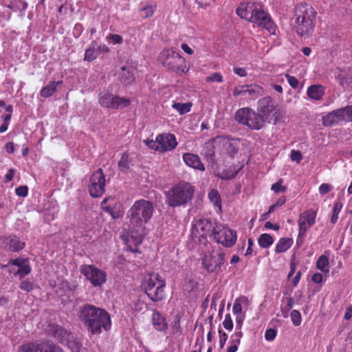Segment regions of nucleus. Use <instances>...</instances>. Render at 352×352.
I'll use <instances>...</instances> for the list:
<instances>
[{
	"instance_id": "obj_2",
	"label": "nucleus",
	"mask_w": 352,
	"mask_h": 352,
	"mask_svg": "<svg viewBox=\"0 0 352 352\" xmlns=\"http://www.w3.org/2000/svg\"><path fill=\"white\" fill-rule=\"evenodd\" d=\"M292 23L298 35L308 37L314 31L316 12L306 3L298 5L294 11Z\"/></svg>"
},
{
	"instance_id": "obj_36",
	"label": "nucleus",
	"mask_w": 352,
	"mask_h": 352,
	"mask_svg": "<svg viewBox=\"0 0 352 352\" xmlns=\"http://www.w3.org/2000/svg\"><path fill=\"white\" fill-rule=\"evenodd\" d=\"M208 198L210 201L214 204V206L218 208L219 212L221 211V200L219 192L212 189L208 193Z\"/></svg>"
},
{
	"instance_id": "obj_49",
	"label": "nucleus",
	"mask_w": 352,
	"mask_h": 352,
	"mask_svg": "<svg viewBox=\"0 0 352 352\" xmlns=\"http://www.w3.org/2000/svg\"><path fill=\"white\" fill-rule=\"evenodd\" d=\"M154 10H155V7H153L152 6L144 7L141 10L142 16L144 18H148L149 16H151L154 13Z\"/></svg>"
},
{
	"instance_id": "obj_30",
	"label": "nucleus",
	"mask_w": 352,
	"mask_h": 352,
	"mask_svg": "<svg viewBox=\"0 0 352 352\" xmlns=\"http://www.w3.org/2000/svg\"><path fill=\"white\" fill-rule=\"evenodd\" d=\"M61 83L62 81H53L50 82L41 90V96L45 98L51 96L56 91L57 86Z\"/></svg>"
},
{
	"instance_id": "obj_50",
	"label": "nucleus",
	"mask_w": 352,
	"mask_h": 352,
	"mask_svg": "<svg viewBox=\"0 0 352 352\" xmlns=\"http://www.w3.org/2000/svg\"><path fill=\"white\" fill-rule=\"evenodd\" d=\"M223 325L227 330H232L233 327V323L230 315L226 314L225 319L223 322Z\"/></svg>"
},
{
	"instance_id": "obj_41",
	"label": "nucleus",
	"mask_w": 352,
	"mask_h": 352,
	"mask_svg": "<svg viewBox=\"0 0 352 352\" xmlns=\"http://www.w3.org/2000/svg\"><path fill=\"white\" fill-rule=\"evenodd\" d=\"M173 107L176 109L179 114L182 115L190 111L191 104L190 103L175 102Z\"/></svg>"
},
{
	"instance_id": "obj_34",
	"label": "nucleus",
	"mask_w": 352,
	"mask_h": 352,
	"mask_svg": "<svg viewBox=\"0 0 352 352\" xmlns=\"http://www.w3.org/2000/svg\"><path fill=\"white\" fill-rule=\"evenodd\" d=\"M203 153L208 161L210 162H214L215 151L214 146L212 142H206L204 144Z\"/></svg>"
},
{
	"instance_id": "obj_16",
	"label": "nucleus",
	"mask_w": 352,
	"mask_h": 352,
	"mask_svg": "<svg viewBox=\"0 0 352 352\" xmlns=\"http://www.w3.org/2000/svg\"><path fill=\"white\" fill-rule=\"evenodd\" d=\"M5 267H10L9 271L13 272L14 276H19L20 278H24L31 272L28 260L21 258L10 260Z\"/></svg>"
},
{
	"instance_id": "obj_28",
	"label": "nucleus",
	"mask_w": 352,
	"mask_h": 352,
	"mask_svg": "<svg viewBox=\"0 0 352 352\" xmlns=\"http://www.w3.org/2000/svg\"><path fill=\"white\" fill-rule=\"evenodd\" d=\"M216 140H219V142L223 144L230 155H233L237 153L238 148L229 138L226 137H217Z\"/></svg>"
},
{
	"instance_id": "obj_11",
	"label": "nucleus",
	"mask_w": 352,
	"mask_h": 352,
	"mask_svg": "<svg viewBox=\"0 0 352 352\" xmlns=\"http://www.w3.org/2000/svg\"><path fill=\"white\" fill-rule=\"evenodd\" d=\"M160 60L168 69L184 72L181 65L184 59L177 52L172 50H164L160 54Z\"/></svg>"
},
{
	"instance_id": "obj_5",
	"label": "nucleus",
	"mask_w": 352,
	"mask_h": 352,
	"mask_svg": "<svg viewBox=\"0 0 352 352\" xmlns=\"http://www.w3.org/2000/svg\"><path fill=\"white\" fill-rule=\"evenodd\" d=\"M235 120L252 130H259L265 126V119L258 112L249 107L238 109L234 115Z\"/></svg>"
},
{
	"instance_id": "obj_59",
	"label": "nucleus",
	"mask_w": 352,
	"mask_h": 352,
	"mask_svg": "<svg viewBox=\"0 0 352 352\" xmlns=\"http://www.w3.org/2000/svg\"><path fill=\"white\" fill-rule=\"evenodd\" d=\"M219 332L220 333V340H219L220 347L222 349V348H223V346L226 342V340L228 339V336L226 333H221V331H219Z\"/></svg>"
},
{
	"instance_id": "obj_56",
	"label": "nucleus",
	"mask_w": 352,
	"mask_h": 352,
	"mask_svg": "<svg viewBox=\"0 0 352 352\" xmlns=\"http://www.w3.org/2000/svg\"><path fill=\"white\" fill-rule=\"evenodd\" d=\"M285 77L289 84V85L294 88V89H296L298 87V79L294 77V76H292L289 74H286L285 75Z\"/></svg>"
},
{
	"instance_id": "obj_47",
	"label": "nucleus",
	"mask_w": 352,
	"mask_h": 352,
	"mask_svg": "<svg viewBox=\"0 0 352 352\" xmlns=\"http://www.w3.org/2000/svg\"><path fill=\"white\" fill-rule=\"evenodd\" d=\"M206 82H221L223 81V77L220 73L216 72V73H214L211 76H207L206 78Z\"/></svg>"
},
{
	"instance_id": "obj_25",
	"label": "nucleus",
	"mask_w": 352,
	"mask_h": 352,
	"mask_svg": "<svg viewBox=\"0 0 352 352\" xmlns=\"http://www.w3.org/2000/svg\"><path fill=\"white\" fill-rule=\"evenodd\" d=\"M307 94L312 100H320L324 94V88L320 85H311L307 89Z\"/></svg>"
},
{
	"instance_id": "obj_62",
	"label": "nucleus",
	"mask_w": 352,
	"mask_h": 352,
	"mask_svg": "<svg viewBox=\"0 0 352 352\" xmlns=\"http://www.w3.org/2000/svg\"><path fill=\"white\" fill-rule=\"evenodd\" d=\"M323 276L320 273H315L312 276V280L315 283H320L322 281Z\"/></svg>"
},
{
	"instance_id": "obj_54",
	"label": "nucleus",
	"mask_w": 352,
	"mask_h": 352,
	"mask_svg": "<svg viewBox=\"0 0 352 352\" xmlns=\"http://www.w3.org/2000/svg\"><path fill=\"white\" fill-rule=\"evenodd\" d=\"M20 288L24 291L30 292L34 289V285L30 281L23 280L20 285Z\"/></svg>"
},
{
	"instance_id": "obj_58",
	"label": "nucleus",
	"mask_w": 352,
	"mask_h": 352,
	"mask_svg": "<svg viewBox=\"0 0 352 352\" xmlns=\"http://www.w3.org/2000/svg\"><path fill=\"white\" fill-rule=\"evenodd\" d=\"M331 189V186L328 184H322L319 187V192L321 195L329 192Z\"/></svg>"
},
{
	"instance_id": "obj_3",
	"label": "nucleus",
	"mask_w": 352,
	"mask_h": 352,
	"mask_svg": "<svg viewBox=\"0 0 352 352\" xmlns=\"http://www.w3.org/2000/svg\"><path fill=\"white\" fill-rule=\"evenodd\" d=\"M154 211L153 204L144 199L136 201L128 212L130 225L133 229L140 228L142 223H146Z\"/></svg>"
},
{
	"instance_id": "obj_53",
	"label": "nucleus",
	"mask_w": 352,
	"mask_h": 352,
	"mask_svg": "<svg viewBox=\"0 0 352 352\" xmlns=\"http://www.w3.org/2000/svg\"><path fill=\"white\" fill-rule=\"evenodd\" d=\"M276 336V331L274 329H268L265 333V338L267 341L274 340Z\"/></svg>"
},
{
	"instance_id": "obj_22",
	"label": "nucleus",
	"mask_w": 352,
	"mask_h": 352,
	"mask_svg": "<svg viewBox=\"0 0 352 352\" xmlns=\"http://www.w3.org/2000/svg\"><path fill=\"white\" fill-rule=\"evenodd\" d=\"M183 160L188 166L192 167L195 169H198L200 170H205L204 164L201 162L199 157L197 155L192 153H185L183 155Z\"/></svg>"
},
{
	"instance_id": "obj_29",
	"label": "nucleus",
	"mask_w": 352,
	"mask_h": 352,
	"mask_svg": "<svg viewBox=\"0 0 352 352\" xmlns=\"http://www.w3.org/2000/svg\"><path fill=\"white\" fill-rule=\"evenodd\" d=\"M24 246L25 243L16 237L8 239L6 244V250L11 252H18L22 250Z\"/></svg>"
},
{
	"instance_id": "obj_52",
	"label": "nucleus",
	"mask_w": 352,
	"mask_h": 352,
	"mask_svg": "<svg viewBox=\"0 0 352 352\" xmlns=\"http://www.w3.org/2000/svg\"><path fill=\"white\" fill-rule=\"evenodd\" d=\"M28 188L27 186H21L16 188L15 192L19 197H25L28 195Z\"/></svg>"
},
{
	"instance_id": "obj_4",
	"label": "nucleus",
	"mask_w": 352,
	"mask_h": 352,
	"mask_svg": "<svg viewBox=\"0 0 352 352\" xmlns=\"http://www.w3.org/2000/svg\"><path fill=\"white\" fill-rule=\"evenodd\" d=\"M194 194L193 187L188 183H179L166 193V202L169 206L184 205L191 200Z\"/></svg>"
},
{
	"instance_id": "obj_8",
	"label": "nucleus",
	"mask_w": 352,
	"mask_h": 352,
	"mask_svg": "<svg viewBox=\"0 0 352 352\" xmlns=\"http://www.w3.org/2000/svg\"><path fill=\"white\" fill-rule=\"evenodd\" d=\"M225 254L220 248L212 249L206 253L202 259L205 269L210 273H218L221 271V266L224 263Z\"/></svg>"
},
{
	"instance_id": "obj_24",
	"label": "nucleus",
	"mask_w": 352,
	"mask_h": 352,
	"mask_svg": "<svg viewBox=\"0 0 352 352\" xmlns=\"http://www.w3.org/2000/svg\"><path fill=\"white\" fill-rule=\"evenodd\" d=\"M51 330L52 331L53 336L62 344H65L67 338L72 335L67 330L58 325L52 326Z\"/></svg>"
},
{
	"instance_id": "obj_44",
	"label": "nucleus",
	"mask_w": 352,
	"mask_h": 352,
	"mask_svg": "<svg viewBox=\"0 0 352 352\" xmlns=\"http://www.w3.org/2000/svg\"><path fill=\"white\" fill-rule=\"evenodd\" d=\"M286 305L281 307V311L283 313L284 317H287L288 311L293 307L294 299L292 297L286 298L285 299Z\"/></svg>"
},
{
	"instance_id": "obj_13",
	"label": "nucleus",
	"mask_w": 352,
	"mask_h": 352,
	"mask_svg": "<svg viewBox=\"0 0 352 352\" xmlns=\"http://www.w3.org/2000/svg\"><path fill=\"white\" fill-rule=\"evenodd\" d=\"M105 176L101 168L94 172L89 180L88 190L92 197H99L104 192Z\"/></svg>"
},
{
	"instance_id": "obj_14",
	"label": "nucleus",
	"mask_w": 352,
	"mask_h": 352,
	"mask_svg": "<svg viewBox=\"0 0 352 352\" xmlns=\"http://www.w3.org/2000/svg\"><path fill=\"white\" fill-rule=\"evenodd\" d=\"M17 352H63L58 346L50 342H30L20 346Z\"/></svg>"
},
{
	"instance_id": "obj_9",
	"label": "nucleus",
	"mask_w": 352,
	"mask_h": 352,
	"mask_svg": "<svg viewBox=\"0 0 352 352\" xmlns=\"http://www.w3.org/2000/svg\"><path fill=\"white\" fill-rule=\"evenodd\" d=\"M212 238L226 247H232L236 241V233L230 228L215 223Z\"/></svg>"
},
{
	"instance_id": "obj_61",
	"label": "nucleus",
	"mask_w": 352,
	"mask_h": 352,
	"mask_svg": "<svg viewBox=\"0 0 352 352\" xmlns=\"http://www.w3.org/2000/svg\"><path fill=\"white\" fill-rule=\"evenodd\" d=\"M234 72L239 76L243 77L247 76V72L244 68L242 67H234Z\"/></svg>"
},
{
	"instance_id": "obj_46",
	"label": "nucleus",
	"mask_w": 352,
	"mask_h": 352,
	"mask_svg": "<svg viewBox=\"0 0 352 352\" xmlns=\"http://www.w3.org/2000/svg\"><path fill=\"white\" fill-rule=\"evenodd\" d=\"M239 170H234L232 171H228L224 170L222 171L221 174V177L223 179H230L236 177L238 173Z\"/></svg>"
},
{
	"instance_id": "obj_60",
	"label": "nucleus",
	"mask_w": 352,
	"mask_h": 352,
	"mask_svg": "<svg viewBox=\"0 0 352 352\" xmlns=\"http://www.w3.org/2000/svg\"><path fill=\"white\" fill-rule=\"evenodd\" d=\"M15 170L13 168H10L8 173L5 176V182H9L13 179Z\"/></svg>"
},
{
	"instance_id": "obj_20",
	"label": "nucleus",
	"mask_w": 352,
	"mask_h": 352,
	"mask_svg": "<svg viewBox=\"0 0 352 352\" xmlns=\"http://www.w3.org/2000/svg\"><path fill=\"white\" fill-rule=\"evenodd\" d=\"M166 285L165 280H160L156 283V285L146 294L148 297L153 302L162 300L164 298V288Z\"/></svg>"
},
{
	"instance_id": "obj_35",
	"label": "nucleus",
	"mask_w": 352,
	"mask_h": 352,
	"mask_svg": "<svg viewBox=\"0 0 352 352\" xmlns=\"http://www.w3.org/2000/svg\"><path fill=\"white\" fill-rule=\"evenodd\" d=\"M341 121L352 122V106H347L338 109Z\"/></svg>"
},
{
	"instance_id": "obj_1",
	"label": "nucleus",
	"mask_w": 352,
	"mask_h": 352,
	"mask_svg": "<svg viewBox=\"0 0 352 352\" xmlns=\"http://www.w3.org/2000/svg\"><path fill=\"white\" fill-rule=\"evenodd\" d=\"M79 318L91 334H100L102 329L108 331L111 328L109 313L92 305H85L80 308Z\"/></svg>"
},
{
	"instance_id": "obj_10",
	"label": "nucleus",
	"mask_w": 352,
	"mask_h": 352,
	"mask_svg": "<svg viewBox=\"0 0 352 352\" xmlns=\"http://www.w3.org/2000/svg\"><path fill=\"white\" fill-rule=\"evenodd\" d=\"M98 102L102 107L113 109H123L131 104L130 99L121 98L109 92L101 93Z\"/></svg>"
},
{
	"instance_id": "obj_19",
	"label": "nucleus",
	"mask_w": 352,
	"mask_h": 352,
	"mask_svg": "<svg viewBox=\"0 0 352 352\" xmlns=\"http://www.w3.org/2000/svg\"><path fill=\"white\" fill-rule=\"evenodd\" d=\"M276 110V107L274 104V102L272 100V99L269 97H265L263 98H261L258 101V113L264 117H266V118L270 116L271 113H273L274 111Z\"/></svg>"
},
{
	"instance_id": "obj_43",
	"label": "nucleus",
	"mask_w": 352,
	"mask_h": 352,
	"mask_svg": "<svg viewBox=\"0 0 352 352\" xmlns=\"http://www.w3.org/2000/svg\"><path fill=\"white\" fill-rule=\"evenodd\" d=\"M342 208V204L341 202L338 201V202L335 203L333 208V213H332V215L331 217V222L332 223L334 224L337 221L338 217V214H339L340 211L341 210Z\"/></svg>"
},
{
	"instance_id": "obj_26",
	"label": "nucleus",
	"mask_w": 352,
	"mask_h": 352,
	"mask_svg": "<svg viewBox=\"0 0 352 352\" xmlns=\"http://www.w3.org/2000/svg\"><path fill=\"white\" fill-rule=\"evenodd\" d=\"M152 321L155 329L164 331L167 329L168 325L165 318L156 310L153 311Z\"/></svg>"
},
{
	"instance_id": "obj_48",
	"label": "nucleus",
	"mask_w": 352,
	"mask_h": 352,
	"mask_svg": "<svg viewBox=\"0 0 352 352\" xmlns=\"http://www.w3.org/2000/svg\"><path fill=\"white\" fill-rule=\"evenodd\" d=\"M282 182L283 180L279 179L278 182L272 184L271 189L276 193L279 192H285L286 187L282 186Z\"/></svg>"
},
{
	"instance_id": "obj_17",
	"label": "nucleus",
	"mask_w": 352,
	"mask_h": 352,
	"mask_svg": "<svg viewBox=\"0 0 352 352\" xmlns=\"http://www.w3.org/2000/svg\"><path fill=\"white\" fill-rule=\"evenodd\" d=\"M316 217V212L313 210H309L300 214L298 219L299 232L297 239L298 243L300 238L302 239L307 230L315 223Z\"/></svg>"
},
{
	"instance_id": "obj_57",
	"label": "nucleus",
	"mask_w": 352,
	"mask_h": 352,
	"mask_svg": "<svg viewBox=\"0 0 352 352\" xmlns=\"http://www.w3.org/2000/svg\"><path fill=\"white\" fill-rule=\"evenodd\" d=\"M291 159L292 161L299 163L302 160V155L299 151L292 150L291 152Z\"/></svg>"
},
{
	"instance_id": "obj_31",
	"label": "nucleus",
	"mask_w": 352,
	"mask_h": 352,
	"mask_svg": "<svg viewBox=\"0 0 352 352\" xmlns=\"http://www.w3.org/2000/svg\"><path fill=\"white\" fill-rule=\"evenodd\" d=\"M293 240L289 238H281L277 243L275 248L276 253L284 252L292 245Z\"/></svg>"
},
{
	"instance_id": "obj_45",
	"label": "nucleus",
	"mask_w": 352,
	"mask_h": 352,
	"mask_svg": "<svg viewBox=\"0 0 352 352\" xmlns=\"http://www.w3.org/2000/svg\"><path fill=\"white\" fill-rule=\"evenodd\" d=\"M291 319L295 326H298L301 323V315L297 310H293L291 312Z\"/></svg>"
},
{
	"instance_id": "obj_39",
	"label": "nucleus",
	"mask_w": 352,
	"mask_h": 352,
	"mask_svg": "<svg viewBox=\"0 0 352 352\" xmlns=\"http://www.w3.org/2000/svg\"><path fill=\"white\" fill-rule=\"evenodd\" d=\"M119 169L125 173L129 169L130 160L129 159V155L126 153H124L121 157L120 160L118 162Z\"/></svg>"
},
{
	"instance_id": "obj_15",
	"label": "nucleus",
	"mask_w": 352,
	"mask_h": 352,
	"mask_svg": "<svg viewBox=\"0 0 352 352\" xmlns=\"http://www.w3.org/2000/svg\"><path fill=\"white\" fill-rule=\"evenodd\" d=\"M214 226L215 223L207 219H198L192 225V234L196 237H206L208 235L212 237Z\"/></svg>"
},
{
	"instance_id": "obj_42",
	"label": "nucleus",
	"mask_w": 352,
	"mask_h": 352,
	"mask_svg": "<svg viewBox=\"0 0 352 352\" xmlns=\"http://www.w3.org/2000/svg\"><path fill=\"white\" fill-rule=\"evenodd\" d=\"M103 210L105 212L109 213L111 216V217L114 219H118L120 217H122L124 214L123 211L118 209H114L110 206H102Z\"/></svg>"
},
{
	"instance_id": "obj_38",
	"label": "nucleus",
	"mask_w": 352,
	"mask_h": 352,
	"mask_svg": "<svg viewBox=\"0 0 352 352\" xmlns=\"http://www.w3.org/2000/svg\"><path fill=\"white\" fill-rule=\"evenodd\" d=\"M251 4H241V6L236 9V14L242 19H248L249 14H251Z\"/></svg>"
},
{
	"instance_id": "obj_21",
	"label": "nucleus",
	"mask_w": 352,
	"mask_h": 352,
	"mask_svg": "<svg viewBox=\"0 0 352 352\" xmlns=\"http://www.w3.org/2000/svg\"><path fill=\"white\" fill-rule=\"evenodd\" d=\"M134 70L129 67L122 66L118 73L120 81L124 85L131 84L134 80Z\"/></svg>"
},
{
	"instance_id": "obj_12",
	"label": "nucleus",
	"mask_w": 352,
	"mask_h": 352,
	"mask_svg": "<svg viewBox=\"0 0 352 352\" xmlns=\"http://www.w3.org/2000/svg\"><path fill=\"white\" fill-rule=\"evenodd\" d=\"M80 271L94 287H100L106 282V273L93 265H82Z\"/></svg>"
},
{
	"instance_id": "obj_51",
	"label": "nucleus",
	"mask_w": 352,
	"mask_h": 352,
	"mask_svg": "<svg viewBox=\"0 0 352 352\" xmlns=\"http://www.w3.org/2000/svg\"><path fill=\"white\" fill-rule=\"evenodd\" d=\"M243 336L241 331H236L232 336V345H236L238 347V345L241 342V338Z\"/></svg>"
},
{
	"instance_id": "obj_55",
	"label": "nucleus",
	"mask_w": 352,
	"mask_h": 352,
	"mask_svg": "<svg viewBox=\"0 0 352 352\" xmlns=\"http://www.w3.org/2000/svg\"><path fill=\"white\" fill-rule=\"evenodd\" d=\"M108 40H110L112 41L113 44H119L121 43L123 41L122 36L119 34H110L107 38Z\"/></svg>"
},
{
	"instance_id": "obj_37",
	"label": "nucleus",
	"mask_w": 352,
	"mask_h": 352,
	"mask_svg": "<svg viewBox=\"0 0 352 352\" xmlns=\"http://www.w3.org/2000/svg\"><path fill=\"white\" fill-rule=\"evenodd\" d=\"M274 242V239L269 234H262L258 239V245L263 248H269Z\"/></svg>"
},
{
	"instance_id": "obj_18",
	"label": "nucleus",
	"mask_w": 352,
	"mask_h": 352,
	"mask_svg": "<svg viewBox=\"0 0 352 352\" xmlns=\"http://www.w3.org/2000/svg\"><path fill=\"white\" fill-rule=\"evenodd\" d=\"M263 90L257 85H242L236 87L233 91L234 96H249L252 98H256L263 94Z\"/></svg>"
},
{
	"instance_id": "obj_7",
	"label": "nucleus",
	"mask_w": 352,
	"mask_h": 352,
	"mask_svg": "<svg viewBox=\"0 0 352 352\" xmlns=\"http://www.w3.org/2000/svg\"><path fill=\"white\" fill-rule=\"evenodd\" d=\"M144 142L149 148L161 153L171 151L177 145L175 135L171 133L160 134L155 140L147 139Z\"/></svg>"
},
{
	"instance_id": "obj_27",
	"label": "nucleus",
	"mask_w": 352,
	"mask_h": 352,
	"mask_svg": "<svg viewBox=\"0 0 352 352\" xmlns=\"http://www.w3.org/2000/svg\"><path fill=\"white\" fill-rule=\"evenodd\" d=\"M337 112L338 109L329 113L325 116H323V124L326 126H331L340 122V115Z\"/></svg>"
},
{
	"instance_id": "obj_33",
	"label": "nucleus",
	"mask_w": 352,
	"mask_h": 352,
	"mask_svg": "<svg viewBox=\"0 0 352 352\" xmlns=\"http://www.w3.org/2000/svg\"><path fill=\"white\" fill-rule=\"evenodd\" d=\"M98 47V43L96 41L91 42L90 46L86 50L85 54V60L87 61H92L98 56L96 48Z\"/></svg>"
},
{
	"instance_id": "obj_63",
	"label": "nucleus",
	"mask_w": 352,
	"mask_h": 352,
	"mask_svg": "<svg viewBox=\"0 0 352 352\" xmlns=\"http://www.w3.org/2000/svg\"><path fill=\"white\" fill-rule=\"evenodd\" d=\"M109 47L106 46L105 45H99L98 44V47L96 48L97 53H107L109 52Z\"/></svg>"
},
{
	"instance_id": "obj_6",
	"label": "nucleus",
	"mask_w": 352,
	"mask_h": 352,
	"mask_svg": "<svg viewBox=\"0 0 352 352\" xmlns=\"http://www.w3.org/2000/svg\"><path fill=\"white\" fill-rule=\"evenodd\" d=\"M251 15L248 21L258 26L265 28L270 33H275V24L270 15L264 11L262 6L257 3H252Z\"/></svg>"
},
{
	"instance_id": "obj_40",
	"label": "nucleus",
	"mask_w": 352,
	"mask_h": 352,
	"mask_svg": "<svg viewBox=\"0 0 352 352\" xmlns=\"http://www.w3.org/2000/svg\"><path fill=\"white\" fill-rule=\"evenodd\" d=\"M328 265L329 259L327 256L324 255L320 256L316 262L317 268L323 272H327L329 271Z\"/></svg>"
},
{
	"instance_id": "obj_64",
	"label": "nucleus",
	"mask_w": 352,
	"mask_h": 352,
	"mask_svg": "<svg viewBox=\"0 0 352 352\" xmlns=\"http://www.w3.org/2000/svg\"><path fill=\"white\" fill-rule=\"evenodd\" d=\"M351 317H352V306L349 305L346 309V311H345V314H344V318L345 320H349Z\"/></svg>"
},
{
	"instance_id": "obj_23",
	"label": "nucleus",
	"mask_w": 352,
	"mask_h": 352,
	"mask_svg": "<svg viewBox=\"0 0 352 352\" xmlns=\"http://www.w3.org/2000/svg\"><path fill=\"white\" fill-rule=\"evenodd\" d=\"M160 280H164V279H162L157 273H152L146 275L144 277V282L142 283V287L145 293L147 294L149 292V289L151 290L153 287L156 285V283L160 282Z\"/></svg>"
},
{
	"instance_id": "obj_32",
	"label": "nucleus",
	"mask_w": 352,
	"mask_h": 352,
	"mask_svg": "<svg viewBox=\"0 0 352 352\" xmlns=\"http://www.w3.org/2000/svg\"><path fill=\"white\" fill-rule=\"evenodd\" d=\"M64 344L67 345L72 352H80L82 346V343L77 338H74L73 335L67 338Z\"/></svg>"
}]
</instances>
